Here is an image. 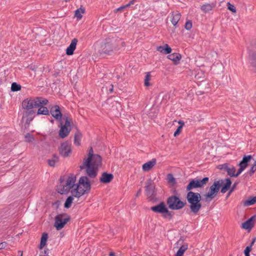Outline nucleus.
I'll return each instance as SVG.
<instances>
[{
  "label": "nucleus",
  "mask_w": 256,
  "mask_h": 256,
  "mask_svg": "<svg viewBox=\"0 0 256 256\" xmlns=\"http://www.w3.org/2000/svg\"><path fill=\"white\" fill-rule=\"evenodd\" d=\"M186 199L190 204V208L192 212L196 214L198 213L202 208L200 200L201 196L198 192H194L192 191H188Z\"/></svg>",
  "instance_id": "nucleus-1"
},
{
  "label": "nucleus",
  "mask_w": 256,
  "mask_h": 256,
  "mask_svg": "<svg viewBox=\"0 0 256 256\" xmlns=\"http://www.w3.org/2000/svg\"><path fill=\"white\" fill-rule=\"evenodd\" d=\"M60 180V184L58 186L57 190L60 194H67L71 188H76V177L74 174H70L67 177H61Z\"/></svg>",
  "instance_id": "nucleus-2"
},
{
  "label": "nucleus",
  "mask_w": 256,
  "mask_h": 256,
  "mask_svg": "<svg viewBox=\"0 0 256 256\" xmlns=\"http://www.w3.org/2000/svg\"><path fill=\"white\" fill-rule=\"evenodd\" d=\"M90 189V184L88 178L82 176L79 180L78 184L76 185V188L72 190L71 193L73 196L79 198Z\"/></svg>",
  "instance_id": "nucleus-3"
},
{
  "label": "nucleus",
  "mask_w": 256,
  "mask_h": 256,
  "mask_svg": "<svg viewBox=\"0 0 256 256\" xmlns=\"http://www.w3.org/2000/svg\"><path fill=\"white\" fill-rule=\"evenodd\" d=\"M48 100L42 97H36L35 98H26L23 100L22 107L24 109L30 110L32 108L47 105Z\"/></svg>",
  "instance_id": "nucleus-4"
},
{
  "label": "nucleus",
  "mask_w": 256,
  "mask_h": 256,
  "mask_svg": "<svg viewBox=\"0 0 256 256\" xmlns=\"http://www.w3.org/2000/svg\"><path fill=\"white\" fill-rule=\"evenodd\" d=\"M90 156H90V158L84 159L82 165L80 166V168L84 169L86 168L88 175L90 178H94L96 177L97 174L96 170L98 168L90 164Z\"/></svg>",
  "instance_id": "nucleus-5"
},
{
  "label": "nucleus",
  "mask_w": 256,
  "mask_h": 256,
  "mask_svg": "<svg viewBox=\"0 0 256 256\" xmlns=\"http://www.w3.org/2000/svg\"><path fill=\"white\" fill-rule=\"evenodd\" d=\"M208 178L206 177L202 180L194 178L192 180L186 187V191L196 188H202L208 182Z\"/></svg>",
  "instance_id": "nucleus-6"
},
{
  "label": "nucleus",
  "mask_w": 256,
  "mask_h": 256,
  "mask_svg": "<svg viewBox=\"0 0 256 256\" xmlns=\"http://www.w3.org/2000/svg\"><path fill=\"white\" fill-rule=\"evenodd\" d=\"M167 204L168 207L172 210H180L185 206L186 203L182 202L176 196H171L168 198Z\"/></svg>",
  "instance_id": "nucleus-7"
},
{
  "label": "nucleus",
  "mask_w": 256,
  "mask_h": 256,
  "mask_svg": "<svg viewBox=\"0 0 256 256\" xmlns=\"http://www.w3.org/2000/svg\"><path fill=\"white\" fill-rule=\"evenodd\" d=\"M64 118L65 120V124L62 125L60 122L61 128L59 131V136L62 138L67 136L71 130V118L66 116H64Z\"/></svg>",
  "instance_id": "nucleus-8"
},
{
  "label": "nucleus",
  "mask_w": 256,
  "mask_h": 256,
  "mask_svg": "<svg viewBox=\"0 0 256 256\" xmlns=\"http://www.w3.org/2000/svg\"><path fill=\"white\" fill-rule=\"evenodd\" d=\"M70 220V218L66 214H60L55 218L54 226L57 230L62 229L65 224Z\"/></svg>",
  "instance_id": "nucleus-9"
},
{
  "label": "nucleus",
  "mask_w": 256,
  "mask_h": 256,
  "mask_svg": "<svg viewBox=\"0 0 256 256\" xmlns=\"http://www.w3.org/2000/svg\"><path fill=\"white\" fill-rule=\"evenodd\" d=\"M150 210L154 212L162 214L164 218L167 216L170 218L172 216L170 212L162 202L158 205L151 207Z\"/></svg>",
  "instance_id": "nucleus-10"
},
{
  "label": "nucleus",
  "mask_w": 256,
  "mask_h": 256,
  "mask_svg": "<svg viewBox=\"0 0 256 256\" xmlns=\"http://www.w3.org/2000/svg\"><path fill=\"white\" fill-rule=\"evenodd\" d=\"M220 184L219 181L215 182L210 188V190L205 195L206 200L210 201L220 190Z\"/></svg>",
  "instance_id": "nucleus-11"
},
{
  "label": "nucleus",
  "mask_w": 256,
  "mask_h": 256,
  "mask_svg": "<svg viewBox=\"0 0 256 256\" xmlns=\"http://www.w3.org/2000/svg\"><path fill=\"white\" fill-rule=\"evenodd\" d=\"M90 156H91L90 159V164L98 168V166L101 164L102 158L98 154H93V150L92 147L88 150V158H90Z\"/></svg>",
  "instance_id": "nucleus-12"
},
{
  "label": "nucleus",
  "mask_w": 256,
  "mask_h": 256,
  "mask_svg": "<svg viewBox=\"0 0 256 256\" xmlns=\"http://www.w3.org/2000/svg\"><path fill=\"white\" fill-rule=\"evenodd\" d=\"M60 154L63 157H67L72 152L71 144L68 142H62L59 148Z\"/></svg>",
  "instance_id": "nucleus-13"
},
{
  "label": "nucleus",
  "mask_w": 256,
  "mask_h": 256,
  "mask_svg": "<svg viewBox=\"0 0 256 256\" xmlns=\"http://www.w3.org/2000/svg\"><path fill=\"white\" fill-rule=\"evenodd\" d=\"M252 158L251 155H244L242 160L238 164L240 168L238 170V174H240L248 166L250 160Z\"/></svg>",
  "instance_id": "nucleus-14"
},
{
  "label": "nucleus",
  "mask_w": 256,
  "mask_h": 256,
  "mask_svg": "<svg viewBox=\"0 0 256 256\" xmlns=\"http://www.w3.org/2000/svg\"><path fill=\"white\" fill-rule=\"evenodd\" d=\"M50 112L52 116L57 120L60 121L62 118V114L60 108L58 105L52 106L50 108Z\"/></svg>",
  "instance_id": "nucleus-15"
},
{
  "label": "nucleus",
  "mask_w": 256,
  "mask_h": 256,
  "mask_svg": "<svg viewBox=\"0 0 256 256\" xmlns=\"http://www.w3.org/2000/svg\"><path fill=\"white\" fill-rule=\"evenodd\" d=\"M256 223V214L252 216L246 222L242 224V227L245 230H251Z\"/></svg>",
  "instance_id": "nucleus-16"
},
{
  "label": "nucleus",
  "mask_w": 256,
  "mask_h": 256,
  "mask_svg": "<svg viewBox=\"0 0 256 256\" xmlns=\"http://www.w3.org/2000/svg\"><path fill=\"white\" fill-rule=\"evenodd\" d=\"M154 184L151 180H148L146 182V192L148 196L152 197L154 195Z\"/></svg>",
  "instance_id": "nucleus-17"
},
{
  "label": "nucleus",
  "mask_w": 256,
  "mask_h": 256,
  "mask_svg": "<svg viewBox=\"0 0 256 256\" xmlns=\"http://www.w3.org/2000/svg\"><path fill=\"white\" fill-rule=\"evenodd\" d=\"M222 168H224L228 172V174L230 176L237 177L240 174H238V172L236 173V168L232 166H228L226 164H224L222 166Z\"/></svg>",
  "instance_id": "nucleus-18"
},
{
  "label": "nucleus",
  "mask_w": 256,
  "mask_h": 256,
  "mask_svg": "<svg viewBox=\"0 0 256 256\" xmlns=\"http://www.w3.org/2000/svg\"><path fill=\"white\" fill-rule=\"evenodd\" d=\"M78 42L76 38H74L72 40L70 44L67 48L66 50V54L68 56L72 55L74 54V52L76 48V46Z\"/></svg>",
  "instance_id": "nucleus-19"
},
{
  "label": "nucleus",
  "mask_w": 256,
  "mask_h": 256,
  "mask_svg": "<svg viewBox=\"0 0 256 256\" xmlns=\"http://www.w3.org/2000/svg\"><path fill=\"white\" fill-rule=\"evenodd\" d=\"M113 174H108L107 172H104L102 174L100 180L102 183L107 184L110 182L113 179Z\"/></svg>",
  "instance_id": "nucleus-20"
},
{
  "label": "nucleus",
  "mask_w": 256,
  "mask_h": 256,
  "mask_svg": "<svg viewBox=\"0 0 256 256\" xmlns=\"http://www.w3.org/2000/svg\"><path fill=\"white\" fill-rule=\"evenodd\" d=\"M216 6V2L205 4L200 7L201 10L204 13H208L211 11Z\"/></svg>",
  "instance_id": "nucleus-21"
},
{
  "label": "nucleus",
  "mask_w": 256,
  "mask_h": 256,
  "mask_svg": "<svg viewBox=\"0 0 256 256\" xmlns=\"http://www.w3.org/2000/svg\"><path fill=\"white\" fill-rule=\"evenodd\" d=\"M156 164V160L155 158H153L151 160L144 163L142 165V170L144 172H148Z\"/></svg>",
  "instance_id": "nucleus-22"
},
{
  "label": "nucleus",
  "mask_w": 256,
  "mask_h": 256,
  "mask_svg": "<svg viewBox=\"0 0 256 256\" xmlns=\"http://www.w3.org/2000/svg\"><path fill=\"white\" fill-rule=\"evenodd\" d=\"M222 184H224V186L221 189V192L224 194L230 188V186L232 184V182L230 178H228L222 181Z\"/></svg>",
  "instance_id": "nucleus-23"
},
{
  "label": "nucleus",
  "mask_w": 256,
  "mask_h": 256,
  "mask_svg": "<svg viewBox=\"0 0 256 256\" xmlns=\"http://www.w3.org/2000/svg\"><path fill=\"white\" fill-rule=\"evenodd\" d=\"M156 50L165 54H170L172 52V48L168 46V44H166L164 46H157Z\"/></svg>",
  "instance_id": "nucleus-24"
},
{
  "label": "nucleus",
  "mask_w": 256,
  "mask_h": 256,
  "mask_svg": "<svg viewBox=\"0 0 256 256\" xmlns=\"http://www.w3.org/2000/svg\"><path fill=\"white\" fill-rule=\"evenodd\" d=\"M181 17V14L178 12H174L172 14V18L171 20L172 23L174 26H176L178 22L180 20Z\"/></svg>",
  "instance_id": "nucleus-25"
},
{
  "label": "nucleus",
  "mask_w": 256,
  "mask_h": 256,
  "mask_svg": "<svg viewBox=\"0 0 256 256\" xmlns=\"http://www.w3.org/2000/svg\"><path fill=\"white\" fill-rule=\"evenodd\" d=\"M85 12V9L82 6L77 9L74 12V16L78 20H80L82 17V14Z\"/></svg>",
  "instance_id": "nucleus-26"
},
{
  "label": "nucleus",
  "mask_w": 256,
  "mask_h": 256,
  "mask_svg": "<svg viewBox=\"0 0 256 256\" xmlns=\"http://www.w3.org/2000/svg\"><path fill=\"white\" fill-rule=\"evenodd\" d=\"M168 59L174 62L176 64L179 62L181 58V55L178 53L170 54L168 56Z\"/></svg>",
  "instance_id": "nucleus-27"
},
{
  "label": "nucleus",
  "mask_w": 256,
  "mask_h": 256,
  "mask_svg": "<svg viewBox=\"0 0 256 256\" xmlns=\"http://www.w3.org/2000/svg\"><path fill=\"white\" fill-rule=\"evenodd\" d=\"M48 238V234L47 233H44L42 234L39 246V248L42 250L46 244V242Z\"/></svg>",
  "instance_id": "nucleus-28"
},
{
  "label": "nucleus",
  "mask_w": 256,
  "mask_h": 256,
  "mask_svg": "<svg viewBox=\"0 0 256 256\" xmlns=\"http://www.w3.org/2000/svg\"><path fill=\"white\" fill-rule=\"evenodd\" d=\"M39 108L37 112V114H43V115H48L49 114V110L46 107L44 106H42L38 107Z\"/></svg>",
  "instance_id": "nucleus-29"
},
{
  "label": "nucleus",
  "mask_w": 256,
  "mask_h": 256,
  "mask_svg": "<svg viewBox=\"0 0 256 256\" xmlns=\"http://www.w3.org/2000/svg\"><path fill=\"white\" fill-rule=\"evenodd\" d=\"M74 198H76V197L74 196H73V194H72V196H68L67 198V199L66 200L65 203L64 204V208H70Z\"/></svg>",
  "instance_id": "nucleus-30"
},
{
  "label": "nucleus",
  "mask_w": 256,
  "mask_h": 256,
  "mask_svg": "<svg viewBox=\"0 0 256 256\" xmlns=\"http://www.w3.org/2000/svg\"><path fill=\"white\" fill-rule=\"evenodd\" d=\"M58 156L54 154L52 159L48 160V164L51 166H54L58 162Z\"/></svg>",
  "instance_id": "nucleus-31"
},
{
  "label": "nucleus",
  "mask_w": 256,
  "mask_h": 256,
  "mask_svg": "<svg viewBox=\"0 0 256 256\" xmlns=\"http://www.w3.org/2000/svg\"><path fill=\"white\" fill-rule=\"evenodd\" d=\"M255 203H256V196H254L252 198H250L244 201V205L245 206H248L253 205Z\"/></svg>",
  "instance_id": "nucleus-32"
},
{
  "label": "nucleus",
  "mask_w": 256,
  "mask_h": 256,
  "mask_svg": "<svg viewBox=\"0 0 256 256\" xmlns=\"http://www.w3.org/2000/svg\"><path fill=\"white\" fill-rule=\"evenodd\" d=\"M82 138V134L80 132H77L74 135V143L76 146L80 145V140Z\"/></svg>",
  "instance_id": "nucleus-33"
},
{
  "label": "nucleus",
  "mask_w": 256,
  "mask_h": 256,
  "mask_svg": "<svg viewBox=\"0 0 256 256\" xmlns=\"http://www.w3.org/2000/svg\"><path fill=\"white\" fill-rule=\"evenodd\" d=\"M151 75L150 72H148L145 76V78L144 80V86H148L150 85V80Z\"/></svg>",
  "instance_id": "nucleus-34"
},
{
  "label": "nucleus",
  "mask_w": 256,
  "mask_h": 256,
  "mask_svg": "<svg viewBox=\"0 0 256 256\" xmlns=\"http://www.w3.org/2000/svg\"><path fill=\"white\" fill-rule=\"evenodd\" d=\"M178 123L180 124V125L178 126L176 130L174 132V136H176L180 134L182 130V128L183 126H184V122L182 121H179Z\"/></svg>",
  "instance_id": "nucleus-35"
},
{
  "label": "nucleus",
  "mask_w": 256,
  "mask_h": 256,
  "mask_svg": "<svg viewBox=\"0 0 256 256\" xmlns=\"http://www.w3.org/2000/svg\"><path fill=\"white\" fill-rule=\"evenodd\" d=\"M133 0H132L130 1L128 4H126V5L122 6L119 7L118 8H116V12H122L124 9L130 6L131 4H133Z\"/></svg>",
  "instance_id": "nucleus-36"
},
{
  "label": "nucleus",
  "mask_w": 256,
  "mask_h": 256,
  "mask_svg": "<svg viewBox=\"0 0 256 256\" xmlns=\"http://www.w3.org/2000/svg\"><path fill=\"white\" fill-rule=\"evenodd\" d=\"M21 86L20 84H17L16 82H13L12 84L11 90L12 92H16L20 90Z\"/></svg>",
  "instance_id": "nucleus-37"
},
{
  "label": "nucleus",
  "mask_w": 256,
  "mask_h": 256,
  "mask_svg": "<svg viewBox=\"0 0 256 256\" xmlns=\"http://www.w3.org/2000/svg\"><path fill=\"white\" fill-rule=\"evenodd\" d=\"M186 248L184 246L180 247V248L178 250L176 256H183L184 252L186 250Z\"/></svg>",
  "instance_id": "nucleus-38"
},
{
  "label": "nucleus",
  "mask_w": 256,
  "mask_h": 256,
  "mask_svg": "<svg viewBox=\"0 0 256 256\" xmlns=\"http://www.w3.org/2000/svg\"><path fill=\"white\" fill-rule=\"evenodd\" d=\"M167 180L169 183L174 184L176 183V180L172 174H169L167 176Z\"/></svg>",
  "instance_id": "nucleus-39"
},
{
  "label": "nucleus",
  "mask_w": 256,
  "mask_h": 256,
  "mask_svg": "<svg viewBox=\"0 0 256 256\" xmlns=\"http://www.w3.org/2000/svg\"><path fill=\"white\" fill-rule=\"evenodd\" d=\"M25 139L26 141L29 142H32L34 140V137L32 136V135L29 133L26 134L25 136Z\"/></svg>",
  "instance_id": "nucleus-40"
},
{
  "label": "nucleus",
  "mask_w": 256,
  "mask_h": 256,
  "mask_svg": "<svg viewBox=\"0 0 256 256\" xmlns=\"http://www.w3.org/2000/svg\"><path fill=\"white\" fill-rule=\"evenodd\" d=\"M192 28V22L191 20H187L185 24V28L187 30H190Z\"/></svg>",
  "instance_id": "nucleus-41"
},
{
  "label": "nucleus",
  "mask_w": 256,
  "mask_h": 256,
  "mask_svg": "<svg viewBox=\"0 0 256 256\" xmlns=\"http://www.w3.org/2000/svg\"><path fill=\"white\" fill-rule=\"evenodd\" d=\"M228 8L230 10L232 11L233 12H236V9L234 6L230 4V2L228 3Z\"/></svg>",
  "instance_id": "nucleus-42"
},
{
  "label": "nucleus",
  "mask_w": 256,
  "mask_h": 256,
  "mask_svg": "<svg viewBox=\"0 0 256 256\" xmlns=\"http://www.w3.org/2000/svg\"><path fill=\"white\" fill-rule=\"evenodd\" d=\"M255 172H256V164L254 163L250 170L249 174L252 175Z\"/></svg>",
  "instance_id": "nucleus-43"
},
{
  "label": "nucleus",
  "mask_w": 256,
  "mask_h": 256,
  "mask_svg": "<svg viewBox=\"0 0 256 256\" xmlns=\"http://www.w3.org/2000/svg\"><path fill=\"white\" fill-rule=\"evenodd\" d=\"M251 250H252V248H250V246H248L246 247V248H245V250H244V254H250V252L251 251Z\"/></svg>",
  "instance_id": "nucleus-44"
},
{
  "label": "nucleus",
  "mask_w": 256,
  "mask_h": 256,
  "mask_svg": "<svg viewBox=\"0 0 256 256\" xmlns=\"http://www.w3.org/2000/svg\"><path fill=\"white\" fill-rule=\"evenodd\" d=\"M49 250L48 249L44 250V252H42L40 256H49Z\"/></svg>",
  "instance_id": "nucleus-45"
},
{
  "label": "nucleus",
  "mask_w": 256,
  "mask_h": 256,
  "mask_svg": "<svg viewBox=\"0 0 256 256\" xmlns=\"http://www.w3.org/2000/svg\"><path fill=\"white\" fill-rule=\"evenodd\" d=\"M7 246V243L5 242L0 243V250L4 249Z\"/></svg>",
  "instance_id": "nucleus-46"
},
{
  "label": "nucleus",
  "mask_w": 256,
  "mask_h": 256,
  "mask_svg": "<svg viewBox=\"0 0 256 256\" xmlns=\"http://www.w3.org/2000/svg\"><path fill=\"white\" fill-rule=\"evenodd\" d=\"M112 49L111 48H110L108 50L106 49L104 50H103L102 52L103 53H104V54H108L110 52L112 51Z\"/></svg>",
  "instance_id": "nucleus-47"
},
{
  "label": "nucleus",
  "mask_w": 256,
  "mask_h": 256,
  "mask_svg": "<svg viewBox=\"0 0 256 256\" xmlns=\"http://www.w3.org/2000/svg\"><path fill=\"white\" fill-rule=\"evenodd\" d=\"M236 186V183H234V185L232 186V188H231L230 190V192H229V194L232 192V191H234V190Z\"/></svg>",
  "instance_id": "nucleus-48"
},
{
  "label": "nucleus",
  "mask_w": 256,
  "mask_h": 256,
  "mask_svg": "<svg viewBox=\"0 0 256 256\" xmlns=\"http://www.w3.org/2000/svg\"><path fill=\"white\" fill-rule=\"evenodd\" d=\"M256 238H254L252 240V242H251V243H250V245L248 246H250V248H252V246H253V244H254V242H255V241H256Z\"/></svg>",
  "instance_id": "nucleus-49"
},
{
  "label": "nucleus",
  "mask_w": 256,
  "mask_h": 256,
  "mask_svg": "<svg viewBox=\"0 0 256 256\" xmlns=\"http://www.w3.org/2000/svg\"><path fill=\"white\" fill-rule=\"evenodd\" d=\"M252 66L256 68V62H252Z\"/></svg>",
  "instance_id": "nucleus-50"
},
{
  "label": "nucleus",
  "mask_w": 256,
  "mask_h": 256,
  "mask_svg": "<svg viewBox=\"0 0 256 256\" xmlns=\"http://www.w3.org/2000/svg\"><path fill=\"white\" fill-rule=\"evenodd\" d=\"M111 86H112V88H110V92H113V90H114V89H113V85L111 84Z\"/></svg>",
  "instance_id": "nucleus-51"
},
{
  "label": "nucleus",
  "mask_w": 256,
  "mask_h": 256,
  "mask_svg": "<svg viewBox=\"0 0 256 256\" xmlns=\"http://www.w3.org/2000/svg\"><path fill=\"white\" fill-rule=\"evenodd\" d=\"M109 256H115V254L113 252H110L109 254Z\"/></svg>",
  "instance_id": "nucleus-52"
},
{
  "label": "nucleus",
  "mask_w": 256,
  "mask_h": 256,
  "mask_svg": "<svg viewBox=\"0 0 256 256\" xmlns=\"http://www.w3.org/2000/svg\"><path fill=\"white\" fill-rule=\"evenodd\" d=\"M18 253L20 254V256H22V252L21 251H19Z\"/></svg>",
  "instance_id": "nucleus-53"
},
{
  "label": "nucleus",
  "mask_w": 256,
  "mask_h": 256,
  "mask_svg": "<svg viewBox=\"0 0 256 256\" xmlns=\"http://www.w3.org/2000/svg\"><path fill=\"white\" fill-rule=\"evenodd\" d=\"M34 112L33 110H30V114H32V113H34Z\"/></svg>",
  "instance_id": "nucleus-54"
},
{
  "label": "nucleus",
  "mask_w": 256,
  "mask_h": 256,
  "mask_svg": "<svg viewBox=\"0 0 256 256\" xmlns=\"http://www.w3.org/2000/svg\"><path fill=\"white\" fill-rule=\"evenodd\" d=\"M245 254V256H250V254Z\"/></svg>",
  "instance_id": "nucleus-55"
},
{
  "label": "nucleus",
  "mask_w": 256,
  "mask_h": 256,
  "mask_svg": "<svg viewBox=\"0 0 256 256\" xmlns=\"http://www.w3.org/2000/svg\"><path fill=\"white\" fill-rule=\"evenodd\" d=\"M50 122H51L52 123H53V122H54V120H50Z\"/></svg>",
  "instance_id": "nucleus-56"
},
{
  "label": "nucleus",
  "mask_w": 256,
  "mask_h": 256,
  "mask_svg": "<svg viewBox=\"0 0 256 256\" xmlns=\"http://www.w3.org/2000/svg\"><path fill=\"white\" fill-rule=\"evenodd\" d=\"M252 59L254 60V56H252Z\"/></svg>",
  "instance_id": "nucleus-57"
},
{
  "label": "nucleus",
  "mask_w": 256,
  "mask_h": 256,
  "mask_svg": "<svg viewBox=\"0 0 256 256\" xmlns=\"http://www.w3.org/2000/svg\"><path fill=\"white\" fill-rule=\"evenodd\" d=\"M254 163H256V160H255Z\"/></svg>",
  "instance_id": "nucleus-58"
}]
</instances>
